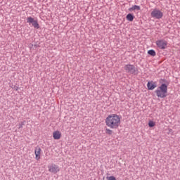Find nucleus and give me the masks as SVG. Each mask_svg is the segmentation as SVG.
I'll return each mask as SVG.
<instances>
[{
  "instance_id": "6e6552de",
  "label": "nucleus",
  "mask_w": 180,
  "mask_h": 180,
  "mask_svg": "<svg viewBox=\"0 0 180 180\" xmlns=\"http://www.w3.org/2000/svg\"><path fill=\"white\" fill-rule=\"evenodd\" d=\"M147 87L150 91H153V89H155V88H157V84H155L154 82H149L147 84Z\"/></svg>"
},
{
  "instance_id": "0eeeda50",
  "label": "nucleus",
  "mask_w": 180,
  "mask_h": 180,
  "mask_svg": "<svg viewBox=\"0 0 180 180\" xmlns=\"http://www.w3.org/2000/svg\"><path fill=\"white\" fill-rule=\"evenodd\" d=\"M35 159L39 161L40 160V156L41 155V148L40 147L35 148L34 150Z\"/></svg>"
},
{
  "instance_id": "f03ea898",
  "label": "nucleus",
  "mask_w": 180,
  "mask_h": 180,
  "mask_svg": "<svg viewBox=\"0 0 180 180\" xmlns=\"http://www.w3.org/2000/svg\"><path fill=\"white\" fill-rule=\"evenodd\" d=\"M155 94L158 98H167V94H168V86L165 84H162L155 91Z\"/></svg>"
},
{
  "instance_id": "9d476101",
  "label": "nucleus",
  "mask_w": 180,
  "mask_h": 180,
  "mask_svg": "<svg viewBox=\"0 0 180 180\" xmlns=\"http://www.w3.org/2000/svg\"><path fill=\"white\" fill-rule=\"evenodd\" d=\"M32 25L33 26V27H34L35 29H39L40 25H39V22H37V20H34V22H32Z\"/></svg>"
},
{
  "instance_id": "7ed1b4c3",
  "label": "nucleus",
  "mask_w": 180,
  "mask_h": 180,
  "mask_svg": "<svg viewBox=\"0 0 180 180\" xmlns=\"http://www.w3.org/2000/svg\"><path fill=\"white\" fill-rule=\"evenodd\" d=\"M150 16L154 18V19H161L164 14L161 12V11L155 8L150 13Z\"/></svg>"
},
{
  "instance_id": "4468645a",
  "label": "nucleus",
  "mask_w": 180,
  "mask_h": 180,
  "mask_svg": "<svg viewBox=\"0 0 180 180\" xmlns=\"http://www.w3.org/2000/svg\"><path fill=\"white\" fill-rule=\"evenodd\" d=\"M148 54L152 56V57H155V51L154 50H149L148 51Z\"/></svg>"
},
{
  "instance_id": "2eb2a0df",
  "label": "nucleus",
  "mask_w": 180,
  "mask_h": 180,
  "mask_svg": "<svg viewBox=\"0 0 180 180\" xmlns=\"http://www.w3.org/2000/svg\"><path fill=\"white\" fill-rule=\"evenodd\" d=\"M105 133L106 134H112L113 133V131H112V129H109V128H107L105 129Z\"/></svg>"
},
{
  "instance_id": "423d86ee",
  "label": "nucleus",
  "mask_w": 180,
  "mask_h": 180,
  "mask_svg": "<svg viewBox=\"0 0 180 180\" xmlns=\"http://www.w3.org/2000/svg\"><path fill=\"white\" fill-rule=\"evenodd\" d=\"M124 70L127 72H129L130 74H134V72H136V68L133 65H126Z\"/></svg>"
},
{
  "instance_id": "ddd939ff",
  "label": "nucleus",
  "mask_w": 180,
  "mask_h": 180,
  "mask_svg": "<svg viewBox=\"0 0 180 180\" xmlns=\"http://www.w3.org/2000/svg\"><path fill=\"white\" fill-rule=\"evenodd\" d=\"M34 20V18H33L32 17L27 18V23H29V25H32L33 23Z\"/></svg>"
},
{
  "instance_id": "dca6fc26",
  "label": "nucleus",
  "mask_w": 180,
  "mask_h": 180,
  "mask_svg": "<svg viewBox=\"0 0 180 180\" xmlns=\"http://www.w3.org/2000/svg\"><path fill=\"white\" fill-rule=\"evenodd\" d=\"M148 126L149 127H154V126H155V122L153 121H149Z\"/></svg>"
},
{
  "instance_id": "1a4fd4ad",
  "label": "nucleus",
  "mask_w": 180,
  "mask_h": 180,
  "mask_svg": "<svg viewBox=\"0 0 180 180\" xmlns=\"http://www.w3.org/2000/svg\"><path fill=\"white\" fill-rule=\"evenodd\" d=\"M53 137L54 140H60V139H61V132L60 131H53Z\"/></svg>"
},
{
  "instance_id": "f8f14e48",
  "label": "nucleus",
  "mask_w": 180,
  "mask_h": 180,
  "mask_svg": "<svg viewBox=\"0 0 180 180\" xmlns=\"http://www.w3.org/2000/svg\"><path fill=\"white\" fill-rule=\"evenodd\" d=\"M129 11L131 12V11H140V6L135 5L133 6L131 8H129Z\"/></svg>"
},
{
  "instance_id": "f3484780",
  "label": "nucleus",
  "mask_w": 180,
  "mask_h": 180,
  "mask_svg": "<svg viewBox=\"0 0 180 180\" xmlns=\"http://www.w3.org/2000/svg\"><path fill=\"white\" fill-rule=\"evenodd\" d=\"M23 122H22L21 124H19V129H22L23 127Z\"/></svg>"
},
{
  "instance_id": "f257e3e1",
  "label": "nucleus",
  "mask_w": 180,
  "mask_h": 180,
  "mask_svg": "<svg viewBox=\"0 0 180 180\" xmlns=\"http://www.w3.org/2000/svg\"><path fill=\"white\" fill-rule=\"evenodd\" d=\"M105 125L110 129H119L122 124V117L117 114H110L105 118Z\"/></svg>"
},
{
  "instance_id": "9b49d317",
  "label": "nucleus",
  "mask_w": 180,
  "mask_h": 180,
  "mask_svg": "<svg viewBox=\"0 0 180 180\" xmlns=\"http://www.w3.org/2000/svg\"><path fill=\"white\" fill-rule=\"evenodd\" d=\"M127 20L129 22H133V20H134V16L133 15V14L129 13L127 15Z\"/></svg>"
},
{
  "instance_id": "20e7f679",
  "label": "nucleus",
  "mask_w": 180,
  "mask_h": 180,
  "mask_svg": "<svg viewBox=\"0 0 180 180\" xmlns=\"http://www.w3.org/2000/svg\"><path fill=\"white\" fill-rule=\"evenodd\" d=\"M168 44V42L164 39H160L156 41V46L158 47V49H160L161 50H165L167 49V46Z\"/></svg>"
},
{
  "instance_id": "39448f33",
  "label": "nucleus",
  "mask_w": 180,
  "mask_h": 180,
  "mask_svg": "<svg viewBox=\"0 0 180 180\" xmlns=\"http://www.w3.org/2000/svg\"><path fill=\"white\" fill-rule=\"evenodd\" d=\"M48 169L51 174H57L58 172H60V167L56 164L49 165Z\"/></svg>"
}]
</instances>
